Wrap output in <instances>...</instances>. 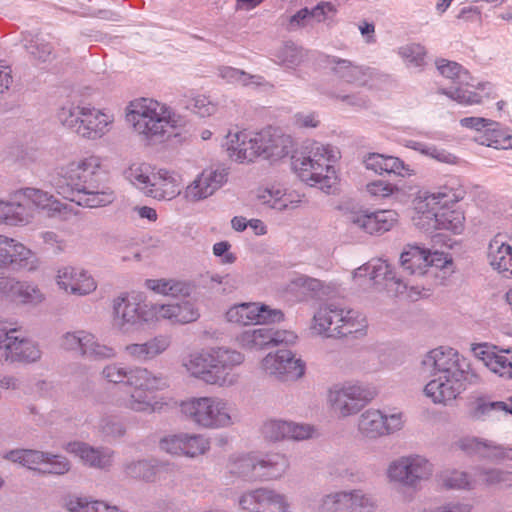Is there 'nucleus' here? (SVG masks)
<instances>
[{
	"label": "nucleus",
	"mask_w": 512,
	"mask_h": 512,
	"mask_svg": "<svg viewBox=\"0 0 512 512\" xmlns=\"http://www.w3.org/2000/svg\"><path fill=\"white\" fill-rule=\"evenodd\" d=\"M422 365L432 377L424 393L435 404L451 403L465 390V383L476 384L481 380L467 360L451 347L441 346L429 351Z\"/></svg>",
	"instance_id": "obj_1"
},
{
	"label": "nucleus",
	"mask_w": 512,
	"mask_h": 512,
	"mask_svg": "<svg viewBox=\"0 0 512 512\" xmlns=\"http://www.w3.org/2000/svg\"><path fill=\"white\" fill-rule=\"evenodd\" d=\"M62 180L56 184L58 193L79 206L98 208L111 204L115 193L106 181L102 159L89 155L70 163Z\"/></svg>",
	"instance_id": "obj_2"
},
{
	"label": "nucleus",
	"mask_w": 512,
	"mask_h": 512,
	"mask_svg": "<svg viewBox=\"0 0 512 512\" xmlns=\"http://www.w3.org/2000/svg\"><path fill=\"white\" fill-rule=\"evenodd\" d=\"M129 120L136 132L152 142H163L178 135L176 129L185 125V120L170 107L153 99L141 98L130 104Z\"/></svg>",
	"instance_id": "obj_3"
},
{
	"label": "nucleus",
	"mask_w": 512,
	"mask_h": 512,
	"mask_svg": "<svg viewBox=\"0 0 512 512\" xmlns=\"http://www.w3.org/2000/svg\"><path fill=\"white\" fill-rule=\"evenodd\" d=\"M243 361L242 353L220 347L207 353L190 354L183 365L192 376L208 384L231 386L237 382V375L232 371Z\"/></svg>",
	"instance_id": "obj_4"
},
{
	"label": "nucleus",
	"mask_w": 512,
	"mask_h": 512,
	"mask_svg": "<svg viewBox=\"0 0 512 512\" xmlns=\"http://www.w3.org/2000/svg\"><path fill=\"white\" fill-rule=\"evenodd\" d=\"M306 149L307 154L292 157L295 171L303 182L329 192L337 181L332 163L339 157L338 150L319 142H313Z\"/></svg>",
	"instance_id": "obj_5"
},
{
	"label": "nucleus",
	"mask_w": 512,
	"mask_h": 512,
	"mask_svg": "<svg viewBox=\"0 0 512 512\" xmlns=\"http://www.w3.org/2000/svg\"><path fill=\"white\" fill-rule=\"evenodd\" d=\"M61 124L77 135L96 140L107 134L114 122L113 114L99 110L90 105L68 104L57 113Z\"/></svg>",
	"instance_id": "obj_6"
},
{
	"label": "nucleus",
	"mask_w": 512,
	"mask_h": 512,
	"mask_svg": "<svg viewBox=\"0 0 512 512\" xmlns=\"http://www.w3.org/2000/svg\"><path fill=\"white\" fill-rule=\"evenodd\" d=\"M180 409L191 422L206 429L227 428L237 421L233 405L219 397H193L183 401Z\"/></svg>",
	"instance_id": "obj_7"
},
{
	"label": "nucleus",
	"mask_w": 512,
	"mask_h": 512,
	"mask_svg": "<svg viewBox=\"0 0 512 512\" xmlns=\"http://www.w3.org/2000/svg\"><path fill=\"white\" fill-rule=\"evenodd\" d=\"M315 329L327 337H345L365 333L366 317L354 309H346L334 302L322 305L313 317Z\"/></svg>",
	"instance_id": "obj_8"
},
{
	"label": "nucleus",
	"mask_w": 512,
	"mask_h": 512,
	"mask_svg": "<svg viewBox=\"0 0 512 512\" xmlns=\"http://www.w3.org/2000/svg\"><path fill=\"white\" fill-rule=\"evenodd\" d=\"M377 396V390L360 381L334 384L328 390L327 401L340 417L356 415Z\"/></svg>",
	"instance_id": "obj_9"
},
{
	"label": "nucleus",
	"mask_w": 512,
	"mask_h": 512,
	"mask_svg": "<svg viewBox=\"0 0 512 512\" xmlns=\"http://www.w3.org/2000/svg\"><path fill=\"white\" fill-rule=\"evenodd\" d=\"M152 319V305L142 293H122L112 301V325L122 333L131 332Z\"/></svg>",
	"instance_id": "obj_10"
},
{
	"label": "nucleus",
	"mask_w": 512,
	"mask_h": 512,
	"mask_svg": "<svg viewBox=\"0 0 512 512\" xmlns=\"http://www.w3.org/2000/svg\"><path fill=\"white\" fill-rule=\"evenodd\" d=\"M339 209L347 224L370 235L388 232L398 222V213L394 210L370 212L367 209L349 205H342Z\"/></svg>",
	"instance_id": "obj_11"
},
{
	"label": "nucleus",
	"mask_w": 512,
	"mask_h": 512,
	"mask_svg": "<svg viewBox=\"0 0 512 512\" xmlns=\"http://www.w3.org/2000/svg\"><path fill=\"white\" fill-rule=\"evenodd\" d=\"M433 465L420 455L401 457L393 461L388 468L390 480L403 486L417 488L422 481L430 478Z\"/></svg>",
	"instance_id": "obj_12"
},
{
	"label": "nucleus",
	"mask_w": 512,
	"mask_h": 512,
	"mask_svg": "<svg viewBox=\"0 0 512 512\" xmlns=\"http://www.w3.org/2000/svg\"><path fill=\"white\" fill-rule=\"evenodd\" d=\"M40 357L38 345L22 337L19 330L0 326V361L35 362Z\"/></svg>",
	"instance_id": "obj_13"
},
{
	"label": "nucleus",
	"mask_w": 512,
	"mask_h": 512,
	"mask_svg": "<svg viewBox=\"0 0 512 512\" xmlns=\"http://www.w3.org/2000/svg\"><path fill=\"white\" fill-rule=\"evenodd\" d=\"M453 446L469 457L498 464L512 462V448L504 447L491 440L464 436L455 441Z\"/></svg>",
	"instance_id": "obj_14"
},
{
	"label": "nucleus",
	"mask_w": 512,
	"mask_h": 512,
	"mask_svg": "<svg viewBox=\"0 0 512 512\" xmlns=\"http://www.w3.org/2000/svg\"><path fill=\"white\" fill-rule=\"evenodd\" d=\"M297 340V335L289 330H275L268 327L248 329L236 337L237 344L246 350H264L281 344L291 345Z\"/></svg>",
	"instance_id": "obj_15"
},
{
	"label": "nucleus",
	"mask_w": 512,
	"mask_h": 512,
	"mask_svg": "<svg viewBox=\"0 0 512 512\" xmlns=\"http://www.w3.org/2000/svg\"><path fill=\"white\" fill-rule=\"evenodd\" d=\"M227 322L236 325H249L252 323H276L284 319L279 309H272L268 305L257 302H243L232 305L225 313Z\"/></svg>",
	"instance_id": "obj_16"
},
{
	"label": "nucleus",
	"mask_w": 512,
	"mask_h": 512,
	"mask_svg": "<svg viewBox=\"0 0 512 512\" xmlns=\"http://www.w3.org/2000/svg\"><path fill=\"white\" fill-rule=\"evenodd\" d=\"M437 69L444 77L453 80L456 84L455 87L441 89L440 92L442 94L463 105H473L481 102L479 94L463 88L470 85L469 80L471 77L469 72L463 69L460 64L441 59L437 61Z\"/></svg>",
	"instance_id": "obj_17"
},
{
	"label": "nucleus",
	"mask_w": 512,
	"mask_h": 512,
	"mask_svg": "<svg viewBox=\"0 0 512 512\" xmlns=\"http://www.w3.org/2000/svg\"><path fill=\"white\" fill-rule=\"evenodd\" d=\"M151 377L155 379V383L147 386L132 387L133 391L123 401V407L139 413L151 414L162 408L163 403L152 395L155 391H161L169 387L167 376L162 373H154L151 371Z\"/></svg>",
	"instance_id": "obj_18"
},
{
	"label": "nucleus",
	"mask_w": 512,
	"mask_h": 512,
	"mask_svg": "<svg viewBox=\"0 0 512 512\" xmlns=\"http://www.w3.org/2000/svg\"><path fill=\"white\" fill-rule=\"evenodd\" d=\"M403 424L402 413L387 416L380 410L368 409L358 419V430L364 437L376 439L401 430Z\"/></svg>",
	"instance_id": "obj_19"
},
{
	"label": "nucleus",
	"mask_w": 512,
	"mask_h": 512,
	"mask_svg": "<svg viewBox=\"0 0 512 512\" xmlns=\"http://www.w3.org/2000/svg\"><path fill=\"white\" fill-rule=\"evenodd\" d=\"M159 446L171 455L196 458L210 449V440L202 434L181 432L163 437Z\"/></svg>",
	"instance_id": "obj_20"
},
{
	"label": "nucleus",
	"mask_w": 512,
	"mask_h": 512,
	"mask_svg": "<svg viewBox=\"0 0 512 512\" xmlns=\"http://www.w3.org/2000/svg\"><path fill=\"white\" fill-rule=\"evenodd\" d=\"M261 367L265 373L275 376L283 381L297 380L304 375L305 364L295 358L290 350H278L275 354L269 353L262 362Z\"/></svg>",
	"instance_id": "obj_21"
},
{
	"label": "nucleus",
	"mask_w": 512,
	"mask_h": 512,
	"mask_svg": "<svg viewBox=\"0 0 512 512\" xmlns=\"http://www.w3.org/2000/svg\"><path fill=\"white\" fill-rule=\"evenodd\" d=\"M228 171L225 168L204 169L184 191L183 197L187 202L196 203L212 196L226 182Z\"/></svg>",
	"instance_id": "obj_22"
},
{
	"label": "nucleus",
	"mask_w": 512,
	"mask_h": 512,
	"mask_svg": "<svg viewBox=\"0 0 512 512\" xmlns=\"http://www.w3.org/2000/svg\"><path fill=\"white\" fill-rule=\"evenodd\" d=\"M258 145V132L248 130L229 131L224 143L229 158L239 163L259 158Z\"/></svg>",
	"instance_id": "obj_23"
},
{
	"label": "nucleus",
	"mask_w": 512,
	"mask_h": 512,
	"mask_svg": "<svg viewBox=\"0 0 512 512\" xmlns=\"http://www.w3.org/2000/svg\"><path fill=\"white\" fill-rule=\"evenodd\" d=\"M0 266L33 271L38 267V259L22 243L0 234Z\"/></svg>",
	"instance_id": "obj_24"
},
{
	"label": "nucleus",
	"mask_w": 512,
	"mask_h": 512,
	"mask_svg": "<svg viewBox=\"0 0 512 512\" xmlns=\"http://www.w3.org/2000/svg\"><path fill=\"white\" fill-rule=\"evenodd\" d=\"M55 279L59 289L71 295L86 296L97 288L95 279L86 270L78 267L60 268Z\"/></svg>",
	"instance_id": "obj_25"
},
{
	"label": "nucleus",
	"mask_w": 512,
	"mask_h": 512,
	"mask_svg": "<svg viewBox=\"0 0 512 512\" xmlns=\"http://www.w3.org/2000/svg\"><path fill=\"white\" fill-rule=\"evenodd\" d=\"M260 157L276 161L289 155L293 148V139L280 129L267 127L258 132Z\"/></svg>",
	"instance_id": "obj_26"
},
{
	"label": "nucleus",
	"mask_w": 512,
	"mask_h": 512,
	"mask_svg": "<svg viewBox=\"0 0 512 512\" xmlns=\"http://www.w3.org/2000/svg\"><path fill=\"white\" fill-rule=\"evenodd\" d=\"M472 352L491 372L512 379V349H499L483 343L475 344Z\"/></svg>",
	"instance_id": "obj_27"
},
{
	"label": "nucleus",
	"mask_w": 512,
	"mask_h": 512,
	"mask_svg": "<svg viewBox=\"0 0 512 512\" xmlns=\"http://www.w3.org/2000/svg\"><path fill=\"white\" fill-rule=\"evenodd\" d=\"M102 376L110 383L124 384L129 387H141L155 383L149 369L140 366L124 367L118 363L105 366Z\"/></svg>",
	"instance_id": "obj_28"
},
{
	"label": "nucleus",
	"mask_w": 512,
	"mask_h": 512,
	"mask_svg": "<svg viewBox=\"0 0 512 512\" xmlns=\"http://www.w3.org/2000/svg\"><path fill=\"white\" fill-rule=\"evenodd\" d=\"M262 434L270 441H300L310 438L313 434V428L307 424L271 419L263 424Z\"/></svg>",
	"instance_id": "obj_29"
},
{
	"label": "nucleus",
	"mask_w": 512,
	"mask_h": 512,
	"mask_svg": "<svg viewBox=\"0 0 512 512\" xmlns=\"http://www.w3.org/2000/svg\"><path fill=\"white\" fill-rule=\"evenodd\" d=\"M0 297L18 300L24 304H38L44 297L37 286L0 273Z\"/></svg>",
	"instance_id": "obj_30"
},
{
	"label": "nucleus",
	"mask_w": 512,
	"mask_h": 512,
	"mask_svg": "<svg viewBox=\"0 0 512 512\" xmlns=\"http://www.w3.org/2000/svg\"><path fill=\"white\" fill-rule=\"evenodd\" d=\"M181 178L174 172L159 170L152 175L148 197L159 201H170L181 194Z\"/></svg>",
	"instance_id": "obj_31"
},
{
	"label": "nucleus",
	"mask_w": 512,
	"mask_h": 512,
	"mask_svg": "<svg viewBox=\"0 0 512 512\" xmlns=\"http://www.w3.org/2000/svg\"><path fill=\"white\" fill-rule=\"evenodd\" d=\"M172 344L168 334H158L144 343H132L125 346V353L133 360L147 362L166 352Z\"/></svg>",
	"instance_id": "obj_32"
},
{
	"label": "nucleus",
	"mask_w": 512,
	"mask_h": 512,
	"mask_svg": "<svg viewBox=\"0 0 512 512\" xmlns=\"http://www.w3.org/2000/svg\"><path fill=\"white\" fill-rule=\"evenodd\" d=\"M153 317L169 320L173 324H186L199 318L198 309L190 301L175 304L152 305Z\"/></svg>",
	"instance_id": "obj_33"
},
{
	"label": "nucleus",
	"mask_w": 512,
	"mask_h": 512,
	"mask_svg": "<svg viewBox=\"0 0 512 512\" xmlns=\"http://www.w3.org/2000/svg\"><path fill=\"white\" fill-rule=\"evenodd\" d=\"M66 450L79 456L87 465L106 469L112 465L113 451L108 448H93L86 443L70 442Z\"/></svg>",
	"instance_id": "obj_34"
},
{
	"label": "nucleus",
	"mask_w": 512,
	"mask_h": 512,
	"mask_svg": "<svg viewBox=\"0 0 512 512\" xmlns=\"http://www.w3.org/2000/svg\"><path fill=\"white\" fill-rule=\"evenodd\" d=\"M490 265L506 277L512 278V246L504 243L500 236L494 237L488 247Z\"/></svg>",
	"instance_id": "obj_35"
},
{
	"label": "nucleus",
	"mask_w": 512,
	"mask_h": 512,
	"mask_svg": "<svg viewBox=\"0 0 512 512\" xmlns=\"http://www.w3.org/2000/svg\"><path fill=\"white\" fill-rule=\"evenodd\" d=\"M257 198L261 204L278 211L294 209L301 202L299 195L286 193L275 187L260 190Z\"/></svg>",
	"instance_id": "obj_36"
},
{
	"label": "nucleus",
	"mask_w": 512,
	"mask_h": 512,
	"mask_svg": "<svg viewBox=\"0 0 512 512\" xmlns=\"http://www.w3.org/2000/svg\"><path fill=\"white\" fill-rule=\"evenodd\" d=\"M427 249L417 245H408L402 252L400 263L403 272L408 275L425 276L428 264Z\"/></svg>",
	"instance_id": "obj_37"
},
{
	"label": "nucleus",
	"mask_w": 512,
	"mask_h": 512,
	"mask_svg": "<svg viewBox=\"0 0 512 512\" xmlns=\"http://www.w3.org/2000/svg\"><path fill=\"white\" fill-rule=\"evenodd\" d=\"M327 63L335 75L347 83L363 86L366 84V69L354 65L347 59L335 56L328 57Z\"/></svg>",
	"instance_id": "obj_38"
},
{
	"label": "nucleus",
	"mask_w": 512,
	"mask_h": 512,
	"mask_svg": "<svg viewBox=\"0 0 512 512\" xmlns=\"http://www.w3.org/2000/svg\"><path fill=\"white\" fill-rule=\"evenodd\" d=\"M16 199H23L28 204L31 202L37 208L47 210L49 212H61L65 209V205L57 200L53 195L46 191L27 187L16 191Z\"/></svg>",
	"instance_id": "obj_39"
},
{
	"label": "nucleus",
	"mask_w": 512,
	"mask_h": 512,
	"mask_svg": "<svg viewBox=\"0 0 512 512\" xmlns=\"http://www.w3.org/2000/svg\"><path fill=\"white\" fill-rule=\"evenodd\" d=\"M0 210L2 214L0 224L16 226L28 223L31 218L29 208L23 199H16V192L11 201L6 202L1 200Z\"/></svg>",
	"instance_id": "obj_40"
},
{
	"label": "nucleus",
	"mask_w": 512,
	"mask_h": 512,
	"mask_svg": "<svg viewBox=\"0 0 512 512\" xmlns=\"http://www.w3.org/2000/svg\"><path fill=\"white\" fill-rule=\"evenodd\" d=\"M437 205L429 198H420L415 204L416 215L413 216L414 224L425 232L439 230Z\"/></svg>",
	"instance_id": "obj_41"
},
{
	"label": "nucleus",
	"mask_w": 512,
	"mask_h": 512,
	"mask_svg": "<svg viewBox=\"0 0 512 512\" xmlns=\"http://www.w3.org/2000/svg\"><path fill=\"white\" fill-rule=\"evenodd\" d=\"M258 466L257 476L272 480L278 479L286 473L289 468V461L284 454L271 453L261 459L258 458Z\"/></svg>",
	"instance_id": "obj_42"
},
{
	"label": "nucleus",
	"mask_w": 512,
	"mask_h": 512,
	"mask_svg": "<svg viewBox=\"0 0 512 512\" xmlns=\"http://www.w3.org/2000/svg\"><path fill=\"white\" fill-rule=\"evenodd\" d=\"M359 271H364L368 274L370 280L374 281L376 284H379L381 279L385 280V286L387 288L391 284H396L397 292H402V290L407 287L406 283H403L402 280L396 278L395 273L391 270L390 265L386 261L379 260L375 265H367L363 268H359Z\"/></svg>",
	"instance_id": "obj_43"
},
{
	"label": "nucleus",
	"mask_w": 512,
	"mask_h": 512,
	"mask_svg": "<svg viewBox=\"0 0 512 512\" xmlns=\"http://www.w3.org/2000/svg\"><path fill=\"white\" fill-rule=\"evenodd\" d=\"M145 285L156 293L171 297L188 296L191 291L188 283L174 279H147Z\"/></svg>",
	"instance_id": "obj_44"
},
{
	"label": "nucleus",
	"mask_w": 512,
	"mask_h": 512,
	"mask_svg": "<svg viewBox=\"0 0 512 512\" xmlns=\"http://www.w3.org/2000/svg\"><path fill=\"white\" fill-rule=\"evenodd\" d=\"M218 76L228 83H237L242 86H262L265 84V79L262 76L251 75L243 70L230 66H220L218 68Z\"/></svg>",
	"instance_id": "obj_45"
},
{
	"label": "nucleus",
	"mask_w": 512,
	"mask_h": 512,
	"mask_svg": "<svg viewBox=\"0 0 512 512\" xmlns=\"http://www.w3.org/2000/svg\"><path fill=\"white\" fill-rule=\"evenodd\" d=\"M350 490H340L324 495L318 504V512H349Z\"/></svg>",
	"instance_id": "obj_46"
},
{
	"label": "nucleus",
	"mask_w": 512,
	"mask_h": 512,
	"mask_svg": "<svg viewBox=\"0 0 512 512\" xmlns=\"http://www.w3.org/2000/svg\"><path fill=\"white\" fill-rule=\"evenodd\" d=\"M258 467V458L252 455L238 456L229 463L231 474L248 479L259 478Z\"/></svg>",
	"instance_id": "obj_47"
},
{
	"label": "nucleus",
	"mask_w": 512,
	"mask_h": 512,
	"mask_svg": "<svg viewBox=\"0 0 512 512\" xmlns=\"http://www.w3.org/2000/svg\"><path fill=\"white\" fill-rule=\"evenodd\" d=\"M46 453L39 450L16 449L8 452L5 458L35 470L36 465L44 464Z\"/></svg>",
	"instance_id": "obj_48"
},
{
	"label": "nucleus",
	"mask_w": 512,
	"mask_h": 512,
	"mask_svg": "<svg viewBox=\"0 0 512 512\" xmlns=\"http://www.w3.org/2000/svg\"><path fill=\"white\" fill-rule=\"evenodd\" d=\"M493 412L512 413L505 402H489L484 399H477L474 401L469 409V415L474 420H483L485 417L490 416Z\"/></svg>",
	"instance_id": "obj_49"
},
{
	"label": "nucleus",
	"mask_w": 512,
	"mask_h": 512,
	"mask_svg": "<svg viewBox=\"0 0 512 512\" xmlns=\"http://www.w3.org/2000/svg\"><path fill=\"white\" fill-rule=\"evenodd\" d=\"M450 182V185L445 184L439 187L437 191L428 193L424 197L429 198L434 205L442 204L445 206L449 203L458 202L462 198V191L455 187V179H452Z\"/></svg>",
	"instance_id": "obj_50"
},
{
	"label": "nucleus",
	"mask_w": 512,
	"mask_h": 512,
	"mask_svg": "<svg viewBox=\"0 0 512 512\" xmlns=\"http://www.w3.org/2000/svg\"><path fill=\"white\" fill-rule=\"evenodd\" d=\"M439 230H448L454 234H460L464 230L465 216L459 210L438 211Z\"/></svg>",
	"instance_id": "obj_51"
},
{
	"label": "nucleus",
	"mask_w": 512,
	"mask_h": 512,
	"mask_svg": "<svg viewBox=\"0 0 512 512\" xmlns=\"http://www.w3.org/2000/svg\"><path fill=\"white\" fill-rule=\"evenodd\" d=\"M377 503L372 495L362 489L350 490L349 512H375Z\"/></svg>",
	"instance_id": "obj_52"
},
{
	"label": "nucleus",
	"mask_w": 512,
	"mask_h": 512,
	"mask_svg": "<svg viewBox=\"0 0 512 512\" xmlns=\"http://www.w3.org/2000/svg\"><path fill=\"white\" fill-rule=\"evenodd\" d=\"M442 484L449 489L471 490L475 487V481L467 472L452 470L442 474Z\"/></svg>",
	"instance_id": "obj_53"
},
{
	"label": "nucleus",
	"mask_w": 512,
	"mask_h": 512,
	"mask_svg": "<svg viewBox=\"0 0 512 512\" xmlns=\"http://www.w3.org/2000/svg\"><path fill=\"white\" fill-rule=\"evenodd\" d=\"M479 476L487 485H499L501 487H512V472L497 468L483 469Z\"/></svg>",
	"instance_id": "obj_54"
},
{
	"label": "nucleus",
	"mask_w": 512,
	"mask_h": 512,
	"mask_svg": "<svg viewBox=\"0 0 512 512\" xmlns=\"http://www.w3.org/2000/svg\"><path fill=\"white\" fill-rule=\"evenodd\" d=\"M92 339V334L86 331L67 332L62 337V347L66 350L79 351L83 356V350Z\"/></svg>",
	"instance_id": "obj_55"
},
{
	"label": "nucleus",
	"mask_w": 512,
	"mask_h": 512,
	"mask_svg": "<svg viewBox=\"0 0 512 512\" xmlns=\"http://www.w3.org/2000/svg\"><path fill=\"white\" fill-rule=\"evenodd\" d=\"M125 472L132 478L145 481H153L156 475L155 467L146 460H139L127 464Z\"/></svg>",
	"instance_id": "obj_56"
},
{
	"label": "nucleus",
	"mask_w": 512,
	"mask_h": 512,
	"mask_svg": "<svg viewBox=\"0 0 512 512\" xmlns=\"http://www.w3.org/2000/svg\"><path fill=\"white\" fill-rule=\"evenodd\" d=\"M44 468L41 470L42 473H49L55 475H63L66 474L70 468L71 464L69 460L62 455H56L51 453H46Z\"/></svg>",
	"instance_id": "obj_57"
},
{
	"label": "nucleus",
	"mask_w": 512,
	"mask_h": 512,
	"mask_svg": "<svg viewBox=\"0 0 512 512\" xmlns=\"http://www.w3.org/2000/svg\"><path fill=\"white\" fill-rule=\"evenodd\" d=\"M87 344L83 350V356L96 360L110 359L116 356V351L113 347L99 343L93 334L91 341Z\"/></svg>",
	"instance_id": "obj_58"
},
{
	"label": "nucleus",
	"mask_w": 512,
	"mask_h": 512,
	"mask_svg": "<svg viewBox=\"0 0 512 512\" xmlns=\"http://www.w3.org/2000/svg\"><path fill=\"white\" fill-rule=\"evenodd\" d=\"M97 503L98 500L76 495H69L64 500V505L69 512H97Z\"/></svg>",
	"instance_id": "obj_59"
},
{
	"label": "nucleus",
	"mask_w": 512,
	"mask_h": 512,
	"mask_svg": "<svg viewBox=\"0 0 512 512\" xmlns=\"http://www.w3.org/2000/svg\"><path fill=\"white\" fill-rule=\"evenodd\" d=\"M427 255L429 266L426 267L425 276H437L438 271L448 269L452 265V259L443 252L427 250Z\"/></svg>",
	"instance_id": "obj_60"
},
{
	"label": "nucleus",
	"mask_w": 512,
	"mask_h": 512,
	"mask_svg": "<svg viewBox=\"0 0 512 512\" xmlns=\"http://www.w3.org/2000/svg\"><path fill=\"white\" fill-rule=\"evenodd\" d=\"M276 56L283 65L290 68L298 66L303 59L302 50L293 43L285 44Z\"/></svg>",
	"instance_id": "obj_61"
},
{
	"label": "nucleus",
	"mask_w": 512,
	"mask_h": 512,
	"mask_svg": "<svg viewBox=\"0 0 512 512\" xmlns=\"http://www.w3.org/2000/svg\"><path fill=\"white\" fill-rule=\"evenodd\" d=\"M27 50L35 59L46 62L50 59L53 46L44 39L36 38L30 41L29 45H27Z\"/></svg>",
	"instance_id": "obj_62"
},
{
	"label": "nucleus",
	"mask_w": 512,
	"mask_h": 512,
	"mask_svg": "<svg viewBox=\"0 0 512 512\" xmlns=\"http://www.w3.org/2000/svg\"><path fill=\"white\" fill-rule=\"evenodd\" d=\"M100 431L106 436L117 438L125 433V427L122 422L112 416H104L99 422Z\"/></svg>",
	"instance_id": "obj_63"
},
{
	"label": "nucleus",
	"mask_w": 512,
	"mask_h": 512,
	"mask_svg": "<svg viewBox=\"0 0 512 512\" xmlns=\"http://www.w3.org/2000/svg\"><path fill=\"white\" fill-rule=\"evenodd\" d=\"M425 49L419 44H411L400 48V55L416 67L424 64Z\"/></svg>",
	"instance_id": "obj_64"
}]
</instances>
